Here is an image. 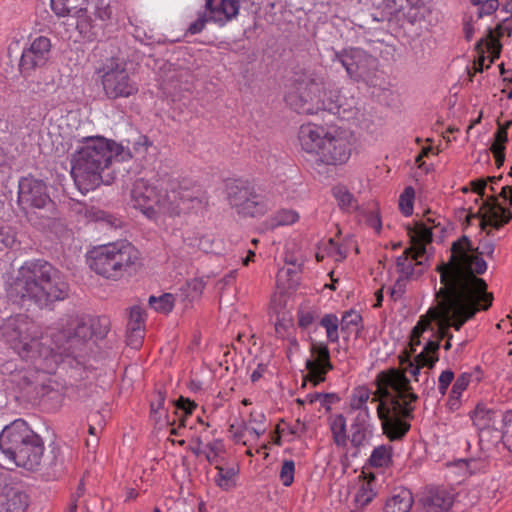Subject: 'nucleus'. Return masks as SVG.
I'll return each mask as SVG.
<instances>
[{"label":"nucleus","mask_w":512,"mask_h":512,"mask_svg":"<svg viewBox=\"0 0 512 512\" xmlns=\"http://www.w3.org/2000/svg\"><path fill=\"white\" fill-rule=\"evenodd\" d=\"M16 240L15 233L10 227L0 225V249L11 247Z\"/></svg>","instance_id":"58"},{"label":"nucleus","mask_w":512,"mask_h":512,"mask_svg":"<svg viewBox=\"0 0 512 512\" xmlns=\"http://www.w3.org/2000/svg\"><path fill=\"white\" fill-rule=\"evenodd\" d=\"M43 453V441L39 435L34 433V438L30 437V440L26 441L8 463L28 470H34L40 465Z\"/></svg>","instance_id":"18"},{"label":"nucleus","mask_w":512,"mask_h":512,"mask_svg":"<svg viewBox=\"0 0 512 512\" xmlns=\"http://www.w3.org/2000/svg\"><path fill=\"white\" fill-rule=\"evenodd\" d=\"M77 213L86 221H100L105 219V213L95 207L80 204Z\"/></svg>","instance_id":"48"},{"label":"nucleus","mask_w":512,"mask_h":512,"mask_svg":"<svg viewBox=\"0 0 512 512\" xmlns=\"http://www.w3.org/2000/svg\"><path fill=\"white\" fill-rule=\"evenodd\" d=\"M205 8L211 22L222 27L238 15L240 0H206Z\"/></svg>","instance_id":"20"},{"label":"nucleus","mask_w":512,"mask_h":512,"mask_svg":"<svg viewBox=\"0 0 512 512\" xmlns=\"http://www.w3.org/2000/svg\"><path fill=\"white\" fill-rule=\"evenodd\" d=\"M175 406L176 409L180 410L182 413L179 416V418H186V421L188 422V419L192 415L193 411L196 409L197 404L194 401L190 400L189 398L181 396L175 402Z\"/></svg>","instance_id":"51"},{"label":"nucleus","mask_w":512,"mask_h":512,"mask_svg":"<svg viewBox=\"0 0 512 512\" xmlns=\"http://www.w3.org/2000/svg\"><path fill=\"white\" fill-rule=\"evenodd\" d=\"M320 326L326 331L327 341L329 343H338L339 341V320L334 314H325L320 320Z\"/></svg>","instance_id":"37"},{"label":"nucleus","mask_w":512,"mask_h":512,"mask_svg":"<svg viewBox=\"0 0 512 512\" xmlns=\"http://www.w3.org/2000/svg\"><path fill=\"white\" fill-rule=\"evenodd\" d=\"M454 380V372L450 369L442 371L438 378V390L439 393L444 396L451 383Z\"/></svg>","instance_id":"57"},{"label":"nucleus","mask_w":512,"mask_h":512,"mask_svg":"<svg viewBox=\"0 0 512 512\" xmlns=\"http://www.w3.org/2000/svg\"><path fill=\"white\" fill-rule=\"evenodd\" d=\"M508 141V134L504 130H497L494 135V142L490 150H505V143Z\"/></svg>","instance_id":"61"},{"label":"nucleus","mask_w":512,"mask_h":512,"mask_svg":"<svg viewBox=\"0 0 512 512\" xmlns=\"http://www.w3.org/2000/svg\"><path fill=\"white\" fill-rule=\"evenodd\" d=\"M310 354L311 357L305 363L308 372L304 380L316 386L325 381L327 373L333 369V364L331 363L328 345L325 342L312 341Z\"/></svg>","instance_id":"13"},{"label":"nucleus","mask_w":512,"mask_h":512,"mask_svg":"<svg viewBox=\"0 0 512 512\" xmlns=\"http://www.w3.org/2000/svg\"><path fill=\"white\" fill-rule=\"evenodd\" d=\"M461 396H457V395H454V394H449V397H448V400H447V408L454 412V411H457L458 409H460L461 407Z\"/></svg>","instance_id":"62"},{"label":"nucleus","mask_w":512,"mask_h":512,"mask_svg":"<svg viewBox=\"0 0 512 512\" xmlns=\"http://www.w3.org/2000/svg\"><path fill=\"white\" fill-rule=\"evenodd\" d=\"M380 485L375 474L362 471L357 477L352 492V503L357 511L363 510L378 495Z\"/></svg>","instance_id":"17"},{"label":"nucleus","mask_w":512,"mask_h":512,"mask_svg":"<svg viewBox=\"0 0 512 512\" xmlns=\"http://www.w3.org/2000/svg\"><path fill=\"white\" fill-rule=\"evenodd\" d=\"M244 429L254 435L256 439L264 435L267 431L264 412L262 410H252L249 418L244 422Z\"/></svg>","instance_id":"34"},{"label":"nucleus","mask_w":512,"mask_h":512,"mask_svg":"<svg viewBox=\"0 0 512 512\" xmlns=\"http://www.w3.org/2000/svg\"><path fill=\"white\" fill-rule=\"evenodd\" d=\"M18 204L22 210L44 209L52 204L46 184L33 177H23L18 185Z\"/></svg>","instance_id":"12"},{"label":"nucleus","mask_w":512,"mask_h":512,"mask_svg":"<svg viewBox=\"0 0 512 512\" xmlns=\"http://www.w3.org/2000/svg\"><path fill=\"white\" fill-rule=\"evenodd\" d=\"M145 311L140 306L130 309L127 330L136 335L135 345H141L144 338Z\"/></svg>","instance_id":"29"},{"label":"nucleus","mask_w":512,"mask_h":512,"mask_svg":"<svg viewBox=\"0 0 512 512\" xmlns=\"http://www.w3.org/2000/svg\"><path fill=\"white\" fill-rule=\"evenodd\" d=\"M329 425L334 443L338 447L347 445L346 418L342 414H335L329 418Z\"/></svg>","instance_id":"33"},{"label":"nucleus","mask_w":512,"mask_h":512,"mask_svg":"<svg viewBox=\"0 0 512 512\" xmlns=\"http://www.w3.org/2000/svg\"><path fill=\"white\" fill-rule=\"evenodd\" d=\"M473 192L477 193L481 197L484 195L485 189L487 187V180L485 179H477L471 183Z\"/></svg>","instance_id":"63"},{"label":"nucleus","mask_w":512,"mask_h":512,"mask_svg":"<svg viewBox=\"0 0 512 512\" xmlns=\"http://www.w3.org/2000/svg\"><path fill=\"white\" fill-rule=\"evenodd\" d=\"M413 503L412 493L407 489H401L387 498L383 512H409Z\"/></svg>","instance_id":"27"},{"label":"nucleus","mask_w":512,"mask_h":512,"mask_svg":"<svg viewBox=\"0 0 512 512\" xmlns=\"http://www.w3.org/2000/svg\"><path fill=\"white\" fill-rule=\"evenodd\" d=\"M153 147L152 142L149 141L148 137L145 135H139L137 139L133 143L132 150L128 148L130 151L132 158H135L137 160H146L148 151L150 148ZM127 149V147H125Z\"/></svg>","instance_id":"39"},{"label":"nucleus","mask_w":512,"mask_h":512,"mask_svg":"<svg viewBox=\"0 0 512 512\" xmlns=\"http://www.w3.org/2000/svg\"><path fill=\"white\" fill-rule=\"evenodd\" d=\"M463 238H466L469 242V249L471 250V254H476L480 259H482L485 263L486 261L483 259L482 255H486L487 257H492L493 256V253L495 251V244L494 242L490 241V240H485L483 241L481 244H480V248H481V251L479 252L478 249L479 248H475L473 245H472V242L471 240L467 237V236H462L460 237L458 240L454 241L451 245V247L461 241Z\"/></svg>","instance_id":"45"},{"label":"nucleus","mask_w":512,"mask_h":512,"mask_svg":"<svg viewBox=\"0 0 512 512\" xmlns=\"http://www.w3.org/2000/svg\"><path fill=\"white\" fill-rule=\"evenodd\" d=\"M284 100L293 111L305 115L320 111L340 114L342 107L340 91L314 73L296 78L287 88Z\"/></svg>","instance_id":"6"},{"label":"nucleus","mask_w":512,"mask_h":512,"mask_svg":"<svg viewBox=\"0 0 512 512\" xmlns=\"http://www.w3.org/2000/svg\"><path fill=\"white\" fill-rule=\"evenodd\" d=\"M326 250L335 261H342L347 256V248L341 244H338L334 239H329Z\"/></svg>","instance_id":"54"},{"label":"nucleus","mask_w":512,"mask_h":512,"mask_svg":"<svg viewBox=\"0 0 512 512\" xmlns=\"http://www.w3.org/2000/svg\"><path fill=\"white\" fill-rule=\"evenodd\" d=\"M217 475L215 477L216 484L225 491L230 490L236 485V478L239 473L237 466H221L216 464Z\"/></svg>","instance_id":"35"},{"label":"nucleus","mask_w":512,"mask_h":512,"mask_svg":"<svg viewBox=\"0 0 512 512\" xmlns=\"http://www.w3.org/2000/svg\"><path fill=\"white\" fill-rule=\"evenodd\" d=\"M476 6H477L476 15H477V20H478L485 15H491L492 13H494L499 7V2H498V0H488V1H483L482 3H479V5H476Z\"/></svg>","instance_id":"56"},{"label":"nucleus","mask_w":512,"mask_h":512,"mask_svg":"<svg viewBox=\"0 0 512 512\" xmlns=\"http://www.w3.org/2000/svg\"><path fill=\"white\" fill-rule=\"evenodd\" d=\"M102 91L109 100L126 99L139 92V84L128 71L126 63L115 57L106 59L96 69Z\"/></svg>","instance_id":"9"},{"label":"nucleus","mask_w":512,"mask_h":512,"mask_svg":"<svg viewBox=\"0 0 512 512\" xmlns=\"http://www.w3.org/2000/svg\"><path fill=\"white\" fill-rule=\"evenodd\" d=\"M51 42L45 36L35 38L27 49H24L21 55L19 67L23 74H28L37 67L43 66L50 54Z\"/></svg>","instance_id":"16"},{"label":"nucleus","mask_w":512,"mask_h":512,"mask_svg":"<svg viewBox=\"0 0 512 512\" xmlns=\"http://www.w3.org/2000/svg\"><path fill=\"white\" fill-rule=\"evenodd\" d=\"M472 380V374L468 372L461 373L453 383L452 389L450 391L451 394L457 396H463L464 391L468 388L470 382Z\"/></svg>","instance_id":"49"},{"label":"nucleus","mask_w":512,"mask_h":512,"mask_svg":"<svg viewBox=\"0 0 512 512\" xmlns=\"http://www.w3.org/2000/svg\"><path fill=\"white\" fill-rule=\"evenodd\" d=\"M228 200L231 207L244 217L263 216L270 209L265 196L244 182H238L229 188Z\"/></svg>","instance_id":"11"},{"label":"nucleus","mask_w":512,"mask_h":512,"mask_svg":"<svg viewBox=\"0 0 512 512\" xmlns=\"http://www.w3.org/2000/svg\"><path fill=\"white\" fill-rule=\"evenodd\" d=\"M328 129L315 123H304L299 127L298 141L301 149L315 158L326 139Z\"/></svg>","instance_id":"19"},{"label":"nucleus","mask_w":512,"mask_h":512,"mask_svg":"<svg viewBox=\"0 0 512 512\" xmlns=\"http://www.w3.org/2000/svg\"><path fill=\"white\" fill-rule=\"evenodd\" d=\"M393 448L389 444L374 447L367 464L373 468H387L392 463Z\"/></svg>","instance_id":"31"},{"label":"nucleus","mask_w":512,"mask_h":512,"mask_svg":"<svg viewBox=\"0 0 512 512\" xmlns=\"http://www.w3.org/2000/svg\"><path fill=\"white\" fill-rule=\"evenodd\" d=\"M415 191L411 186H407L399 197V209L405 216H411L414 210Z\"/></svg>","instance_id":"40"},{"label":"nucleus","mask_w":512,"mask_h":512,"mask_svg":"<svg viewBox=\"0 0 512 512\" xmlns=\"http://www.w3.org/2000/svg\"><path fill=\"white\" fill-rule=\"evenodd\" d=\"M385 5L391 13L404 12L406 9L419 8L422 0H384Z\"/></svg>","instance_id":"44"},{"label":"nucleus","mask_w":512,"mask_h":512,"mask_svg":"<svg viewBox=\"0 0 512 512\" xmlns=\"http://www.w3.org/2000/svg\"><path fill=\"white\" fill-rule=\"evenodd\" d=\"M333 61H338L351 79L366 81V68L370 57L362 49L349 48L341 52H335Z\"/></svg>","instance_id":"15"},{"label":"nucleus","mask_w":512,"mask_h":512,"mask_svg":"<svg viewBox=\"0 0 512 512\" xmlns=\"http://www.w3.org/2000/svg\"><path fill=\"white\" fill-rule=\"evenodd\" d=\"M85 0H51V8L60 17H79Z\"/></svg>","instance_id":"30"},{"label":"nucleus","mask_w":512,"mask_h":512,"mask_svg":"<svg viewBox=\"0 0 512 512\" xmlns=\"http://www.w3.org/2000/svg\"><path fill=\"white\" fill-rule=\"evenodd\" d=\"M463 30H464L466 40L470 41L473 38L474 33H475V27H474L472 18L470 20H466L464 22Z\"/></svg>","instance_id":"64"},{"label":"nucleus","mask_w":512,"mask_h":512,"mask_svg":"<svg viewBox=\"0 0 512 512\" xmlns=\"http://www.w3.org/2000/svg\"><path fill=\"white\" fill-rule=\"evenodd\" d=\"M454 503V495L444 487L430 488L422 498L425 512H448Z\"/></svg>","instance_id":"23"},{"label":"nucleus","mask_w":512,"mask_h":512,"mask_svg":"<svg viewBox=\"0 0 512 512\" xmlns=\"http://www.w3.org/2000/svg\"><path fill=\"white\" fill-rule=\"evenodd\" d=\"M502 440L507 449L512 453V412H507L503 417Z\"/></svg>","instance_id":"52"},{"label":"nucleus","mask_w":512,"mask_h":512,"mask_svg":"<svg viewBox=\"0 0 512 512\" xmlns=\"http://www.w3.org/2000/svg\"><path fill=\"white\" fill-rule=\"evenodd\" d=\"M207 22H211L210 13L205 11L198 13L197 19L190 23L187 33L191 35L198 34L203 31Z\"/></svg>","instance_id":"50"},{"label":"nucleus","mask_w":512,"mask_h":512,"mask_svg":"<svg viewBox=\"0 0 512 512\" xmlns=\"http://www.w3.org/2000/svg\"><path fill=\"white\" fill-rule=\"evenodd\" d=\"M131 157L122 143L104 137L87 138L73 155L71 175L79 190L88 192L100 184H111L116 178V165Z\"/></svg>","instance_id":"4"},{"label":"nucleus","mask_w":512,"mask_h":512,"mask_svg":"<svg viewBox=\"0 0 512 512\" xmlns=\"http://www.w3.org/2000/svg\"><path fill=\"white\" fill-rule=\"evenodd\" d=\"M362 321L361 315L356 311H347L341 319L342 331L349 330L351 327H358Z\"/></svg>","instance_id":"53"},{"label":"nucleus","mask_w":512,"mask_h":512,"mask_svg":"<svg viewBox=\"0 0 512 512\" xmlns=\"http://www.w3.org/2000/svg\"><path fill=\"white\" fill-rule=\"evenodd\" d=\"M300 219L298 211L291 208H282L277 210L268 220L267 223L271 229L282 226H291Z\"/></svg>","instance_id":"32"},{"label":"nucleus","mask_w":512,"mask_h":512,"mask_svg":"<svg viewBox=\"0 0 512 512\" xmlns=\"http://www.w3.org/2000/svg\"><path fill=\"white\" fill-rule=\"evenodd\" d=\"M295 462L291 459H285L282 462L279 471V480L284 487H290L294 482Z\"/></svg>","instance_id":"42"},{"label":"nucleus","mask_w":512,"mask_h":512,"mask_svg":"<svg viewBox=\"0 0 512 512\" xmlns=\"http://www.w3.org/2000/svg\"><path fill=\"white\" fill-rule=\"evenodd\" d=\"M15 302H31L39 307L63 300L68 294V284L63 274L43 259L25 261L7 290Z\"/></svg>","instance_id":"5"},{"label":"nucleus","mask_w":512,"mask_h":512,"mask_svg":"<svg viewBox=\"0 0 512 512\" xmlns=\"http://www.w3.org/2000/svg\"><path fill=\"white\" fill-rule=\"evenodd\" d=\"M375 429L370 410L356 412L351 424V443L360 447L373 434Z\"/></svg>","instance_id":"25"},{"label":"nucleus","mask_w":512,"mask_h":512,"mask_svg":"<svg viewBox=\"0 0 512 512\" xmlns=\"http://www.w3.org/2000/svg\"><path fill=\"white\" fill-rule=\"evenodd\" d=\"M139 260L140 252L128 241H116L94 247L87 255L90 269L112 281H118L129 274Z\"/></svg>","instance_id":"7"},{"label":"nucleus","mask_w":512,"mask_h":512,"mask_svg":"<svg viewBox=\"0 0 512 512\" xmlns=\"http://www.w3.org/2000/svg\"><path fill=\"white\" fill-rule=\"evenodd\" d=\"M149 303L154 310L161 313H169L174 306V296L170 293H166L158 298L151 296Z\"/></svg>","instance_id":"41"},{"label":"nucleus","mask_w":512,"mask_h":512,"mask_svg":"<svg viewBox=\"0 0 512 512\" xmlns=\"http://www.w3.org/2000/svg\"><path fill=\"white\" fill-rule=\"evenodd\" d=\"M61 330L49 328L43 337L38 325L27 315L9 318L2 327L3 335L13 349L25 361L31 362L37 371L53 374L63 362L67 350L65 344L81 336V321L73 316L61 319Z\"/></svg>","instance_id":"3"},{"label":"nucleus","mask_w":512,"mask_h":512,"mask_svg":"<svg viewBox=\"0 0 512 512\" xmlns=\"http://www.w3.org/2000/svg\"><path fill=\"white\" fill-rule=\"evenodd\" d=\"M420 258L414 257V251L411 248L406 249L396 259V269L400 276L412 277L414 275V268L416 265H420Z\"/></svg>","instance_id":"36"},{"label":"nucleus","mask_w":512,"mask_h":512,"mask_svg":"<svg viewBox=\"0 0 512 512\" xmlns=\"http://www.w3.org/2000/svg\"><path fill=\"white\" fill-rule=\"evenodd\" d=\"M201 426L203 427V430L200 432V434L193 439V445L191 446L192 452L197 456H203L204 452H206V443L208 442V432L207 427L208 425H205L200 419H198Z\"/></svg>","instance_id":"46"},{"label":"nucleus","mask_w":512,"mask_h":512,"mask_svg":"<svg viewBox=\"0 0 512 512\" xmlns=\"http://www.w3.org/2000/svg\"><path fill=\"white\" fill-rule=\"evenodd\" d=\"M34 433L23 419L7 425L0 434V450L5 459L9 462L30 437L34 438Z\"/></svg>","instance_id":"14"},{"label":"nucleus","mask_w":512,"mask_h":512,"mask_svg":"<svg viewBox=\"0 0 512 512\" xmlns=\"http://www.w3.org/2000/svg\"><path fill=\"white\" fill-rule=\"evenodd\" d=\"M469 252V242L463 238L452 246L448 261L436 267L441 285L436 292L438 305L421 316L413 328L410 339L413 350L421 344L420 338L425 332H435L438 339H428L424 347L431 342L439 346V341L448 335L451 327L459 331L477 312L486 311L492 305L493 294L487 291V283L479 277L486 272L487 263ZM435 355L438 357V350Z\"/></svg>","instance_id":"1"},{"label":"nucleus","mask_w":512,"mask_h":512,"mask_svg":"<svg viewBox=\"0 0 512 512\" xmlns=\"http://www.w3.org/2000/svg\"><path fill=\"white\" fill-rule=\"evenodd\" d=\"M316 162L324 165L338 166L348 162L352 153V133L338 127L327 131Z\"/></svg>","instance_id":"10"},{"label":"nucleus","mask_w":512,"mask_h":512,"mask_svg":"<svg viewBox=\"0 0 512 512\" xmlns=\"http://www.w3.org/2000/svg\"><path fill=\"white\" fill-rule=\"evenodd\" d=\"M335 398L336 397L334 394L315 392V393L307 394L303 398V401L307 402L308 404L319 403L320 404L319 410L321 408H325L326 410H329L330 406L334 402Z\"/></svg>","instance_id":"43"},{"label":"nucleus","mask_w":512,"mask_h":512,"mask_svg":"<svg viewBox=\"0 0 512 512\" xmlns=\"http://www.w3.org/2000/svg\"><path fill=\"white\" fill-rule=\"evenodd\" d=\"M485 212L480 218V226L486 229L490 226L499 229L512 219V213L505 207H502L495 197H490L484 204Z\"/></svg>","instance_id":"24"},{"label":"nucleus","mask_w":512,"mask_h":512,"mask_svg":"<svg viewBox=\"0 0 512 512\" xmlns=\"http://www.w3.org/2000/svg\"><path fill=\"white\" fill-rule=\"evenodd\" d=\"M171 185H175V194L177 197V203H179L178 211L176 215L184 209L193 208L195 204H199L202 201V190L197 185H191L187 181L176 182L169 181L166 183L169 193H171Z\"/></svg>","instance_id":"22"},{"label":"nucleus","mask_w":512,"mask_h":512,"mask_svg":"<svg viewBox=\"0 0 512 512\" xmlns=\"http://www.w3.org/2000/svg\"><path fill=\"white\" fill-rule=\"evenodd\" d=\"M332 192H333L334 197L338 201V204L342 208H350L352 206L354 197L345 186H343V185L335 186L333 188Z\"/></svg>","instance_id":"47"},{"label":"nucleus","mask_w":512,"mask_h":512,"mask_svg":"<svg viewBox=\"0 0 512 512\" xmlns=\"http://www.w3.org/2000/svg\"><path fill=\"white\" fill-rule=\"evenodd\" d=\"M494 33V36L499 40L500 37L504 35L511 36L512 34V17L505 18L502 20L495 29H491Z\"/></svg>","instance_id":"59"},{"label":"nucleus","mask_w":512,"mask_h":512,"mask_svg":"<svg viewBox=\"0 0 512 512\" xmlns=\"http://www.w3.org/2000/svg\"><path fill=\"white\" fill-rule=\"evenodd\" d=\"M171 193L166 183L159 186L138 179L131 189V205L139 210L147 219L157 222L162 216H175L179 203L175 194V185H171Z\"/></svg>","instance_id":"8"},{"label":"nucleus","mask_w":512,"mask_h":512,"mask_svg":"<svg viewBox=\"0 0 512 512\" xmlns=\"http://www.w3.org/2000/svg\"><path fill=\"white\" fill-rule=\"evenodd\" d=\"M438 345L428 343L423 352L412 360L408 354L399 357V367L380 371L375 378L376 390L371 391L366 386L355 388L350 397V408L355 412L369 410L367 402H377L376 413L381 422L383 434L390 441L403 439L411 428L410 420L419 396L414 392L411 378L419 381L422 369H427L423 375L428 379L431 370L439 360L435 355Z\"/></svg>","instance_id":"2"},{"label":"nucleus","mask_w":512,"mask_h":512,"mask_svg":"<svg viewBox=\"0 0 512 512\" xmlns=\"http://www.w3.org/2000/svg\"><path fill=\"white\" fill-rule=\"evenodd\" d=\"M222 443L219 440H213L206 443V452H204V457L207 459L208 462L211 464L216 463V459L222 450Z\"/></svg>","instance_id":"55"},{"label":"nucleus","mask_w":512,"mask_h":512,"mask_svg":"<svg viewBox=\"0 0 512 512\" xmlns=\"http://www.w3.org/2000/svg\"><path fill=\"white\" fill-rule=\"evenodd\" d=\"M502 45L500 41H498L497 37L494 36L491 28L487 30V34L484 38H481L476 44V52L477 59L474 61V70L475 72H482L484 69V63L486 61L485 53L489 54L490 60L489 64L486 65V68H489L490 64L494 62L495 59L499 58L501 52Z\"/></svg>","instance_id":"21"},{"label":"nucleus","mask_w":512,"mask_h":512,"mask_svg":"<svg viewBox=\"0 0 512 512\" xmlns=\"http://www.w3.org/2000/svg\"><path fill=\"white\" fill-rule=\"evenodd\" d=\"M414 257L422 258L426 253V245L432 241L431 228L421 222H417L412 229L409 230Z\"/></svg>","instance_id":"26"},{"label":"nucleus","mask_w":512,"mask_h":512,"mask_svg":"<svg viewBox=\"0 0 512 512\" xmlns=\"http://www.w3.org/2000/svg\"><path fill=\"white\" fill-rule=\"evenodd\" d=\"M408 279V277L399 276L398 279L395 281L394 285L392 286L390 295L395 301L398 300L404 294Z\"/></svg>","instance_id":"60"},{"label":"nucleus","mask_w":512,"mask_h":512,"mask_svg":"<svg viewBox=\"0 0 512 512\" xmlns=\"http://www.w3.org/2000/svg\"><path fill=\"white\" fill-rule=\"evenodd\" d=\"M469 416L473 425L479 431L483 432L493 427L496 418V411L489 408L484 403H478L475 409L470 412Z\"/></svg>","instance_id":"28"},{"label":"nucleus","mask_w":512,"mask_h":512,"mask_svg":"<svg viewBox=\"0 0 512 512\" xmlns=\"http://www.w3.org/2000/svg\"><path fill=\"white\" fill-rule=\"evenodd\" d=\"M204 288L205 282L202 279H191L182 286L181 296H183L185 300L193 301L201 296Z\"/></svg>","instance_id":"38"}]
</instances>
